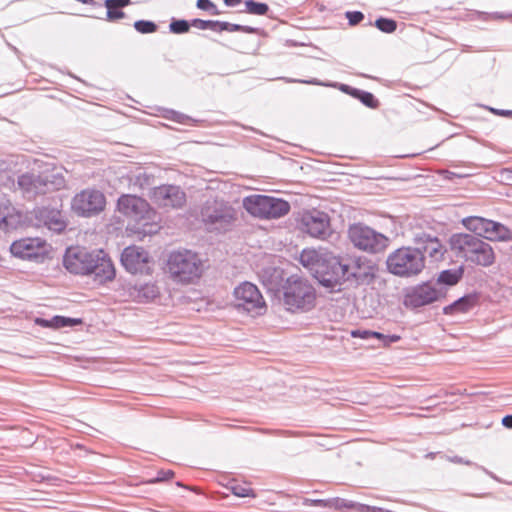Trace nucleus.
Segmentation results:
<instances>
[{
    "mask_svg": "<svg viewBox=\"0 0 512 512\" xmlns=\"http://www.w3.org/2000/svg\"><path fill=\"white\" fill-rule=\"evenodd\" d=\"M135 29L143 34L153 33L157 30L155 23L146 20H139L134 23Z\"/></svg>",
    "mask_w": 512,
    "mask_h": 512,
    "instance_id": "obj_33",
    "label": "nucleus"
},
{
    "mask_svg": "<svg viewBox=\"0 0 512 512\" xmlns=\"http://www.w3.org/2000/svg\"><path fill=\"white\" fill-rule=\"evenodd\" d=\"M9 251L20 260L44 262L50 258L52 247L44 238L22 237L11 243Z\"/></svg>",
    "mask_w": 512,
    "mask_h": 512,
    "instance_id": "obj_9",
    "label": "nucleus"
},
{
    "mask_svg": "<svg viewBox=\"0 0 512 512\" xmlns=\"http://www.w3.org/2000/svg\"><path fill=\"white\" fill-rule=\"evenodd\" d=\"M358 511L359 512H390L389 510H386L384 508L370 506V505H366V504L358 505Z\"/></svg>",
    "mask_w": 512,
    "mask_h": 512,
    "instance_id": "obj_43",
    "label": "nucleus"
},
{
    "mask_svg": "<svg viewBox=\"0 0 512 512\" xmlns=\"http://www.w3.org/2000/svg\"><path fill=\"white\" fill-rule=\"evenodd\" d=\"M462 223L468 230L491 241L511 240L510 230L500 223L478 216L464 218Z\"/></svg>",
    "mask_w": 512,
    "mask_h": 512,
    "instance_id": "obj_12",
    "label": "nucleus"
},
{
    "mask_svg": "<svg viewBox=\"0 0 512 512\" xmlns=\"http://www.w3.org/2000/svg\"><path fill=\"white\" fill-rule=\"evenodd\" d=\"M451 250L473 264L488 267L495 262V253L487 242L470 234H455L450 239Z\"/></svg>",
    "mask_w": 512,
    "mask_h": 512,
    "instance_id": "obj_3",
    "label": "nucleus"
},
{
    "mask_svg": "<svg viewBox=\"0 0 512 512\" xmlns=\"http://www.w3.org/2000/svg\"><path fill=\"white\" fill-rule=\"evenodd\" d=\"M216 28H218L220 31H230V32H244V33H255L256 29L249 27V26H242L238 24H231L228 22H219V24L216 25Z\"/></svg>",
    "mask_w": 512,
    "mask_h": 512,
    "instance_id": "obj_30",
    "label": "nucleus"
},
{
    "mask_svg": "<svg viewBox=\"0 0 512 512\" xmlns=\"http://www.w3.org/2000/svg\"><path fill=\"white\" fill-rule=\"evenodd\" d=\"M63 183V177L50 170L42 172L37 177L26 173L18 178V187L27 193H46L58 189Z\"/></svg>",
    "mask_w": 512,
    "mask_h": 512,
    "instance_id": "obj_13",
    "label": "nucleus"
},
{
    "mask_svg": "<svg viewBox=\"0 0 512 512\" xmlns=\"http://www.w3.org/2000/svg\"><path fill=\"white\" fill-rule=\"evenodd\" d=\"M348 237L355 248L367 253L383 252L389 245L388 237L362 223L351 225Z\"/></svg>",
    "mask_w": 512,
    "mask_h": 512,
    "instance_id": "obj_8",
    "label": "nucleus"
},
{
    "mask_svg": "<svg viewBox=\"0 0 512 512\" xmlns=\"http://www.w3.org/2000/svg\"><path fill=\"white\" fill-rule=\"evenodd\" d=\"M423 252L434 261H440L443 259L446 249L437 238H428L424 242Z\"/></svg>",
    "mask_w": 512,
    "mask_h": 512,
    "instance_id": "obj_26",
    "label": "nucleus"
},
{
    "mask_svg": "<svg viewBox=\"0 0 512 512\" xmlns=\"http://www.w3.org/2000/svg\"><path fill=\"white\" fill-rule=\"evenodd\" d=\"M59 320V328L67 327V326H76L82 324V320L80 318H69L64 316H58Z\"/></svg>",
    "mask_w": 512,
    "mask_h": 512,
    "instance_id": "obj_40",
    "label": "nucleus"
},
{
    "mask_svg": "<svg viewBox=\"0 0 512 512\" xmlns=\"http://www.w3.org/2000/svg\"><path fill=\"white\" fill-rule=\"evenodd\" d=\"M130 0H106L105 6L107 8V18L110 21H116L124 17V12L121 10L130 4Z\"/></svg>",
    "mask_w": 512,
    "mask_h": 512,
    "instance_id": "obj_27",
    "label": "nucleus"
},
{
    "mask_svg": "<svg viewBox=\"0 0 512 512\" xmlns=\"http://www.w3.org/2000/svg\"><path fill=\"white\" fill-rule=\"evenodd\" d=\"M151 199L161 208L177 209L185 205L186 194L179 186L161 185L153 189Z\"/></svg>",
    "mask_w": 512,
    "mask_h": 512,
    "instance_id": "obj_19",
    "label": "nucleus"
},
{
    "mask_svg": "<svg viewBox=\"0 0 512 512\" xmlns=\"http://www.w3.org/2000/svg\"><path fill=\"white\" fill-rule=\"evenodd\" d=\"M330 254L331 252L326 249L306 248L300 253L299 261L312 272L313 276L318 274L325 282H331L323 266L324 261Z\"/></svg>",
    "mask_w": 512,
    "mask_h": 512,
    "instance_id": "obj_20",
    "label": "nucleus"
},
{
    "mask_svg": "<svg viewBox=\"0 0 512 512\" xmlns=\"http://www.w3.org/2000/svg\"><path fill=\"white\" fill-rule=\"evenodd\" d=\"M477 296L466 295L449 306H446L443 311L447 315H453L457 313H466L470 311L477 304Z\"/></svg>",
    "mask_w": 512,
    "mask_h": 512,
    "instance_id": "obj_25",
    "label": "nucleus"
},
{
    "mask_svg": "<svg viewBox=\"0 0 512 512\" xmlns=\"http://www.w3.org/2000/svg\"><path fill=\"white\" fill-rule=\"evenodd\" d=\"M310 503L313 505L327 506V502L325 500H310Z\"/></svg>",
    "mask_w": 512,
    "mask_h": 512,
    "instance_id": "obj_48",
    "label": "nucleus"
},
{
    "mask_svg": "<svg viewBox=\"0 0 512 512\" xmlns=\"http://www.w3.org/2000/svg\"><path fill=\"white\" fill-rule=\"evenodd\" d=\"M106 207V197L97 189H84L77 193L71 202V209L79 216L91 217L101 213Z\"/></svg>",
    "mask_w": 512,
    "mask_h": 512,
    "instance_id": "obj_11",
    "label": "nucleus"
},
{
    "mask_svg": "<svg viewBox=\"0 0 512 512\" xmlns=\"http://www.w3.org/2000/svg\"><path fill=\"white\" fill-rule=\"evenodd\" d=\"M128 294L136 302H149L156 299L160 292L156 284L146 283L144 285H129Z\"/></svg>",
    "mask_w": 512,
    "mask_h": 512,
    "instance_id": "obj_24",
    "label": "nucleus"
},
{
    "mask_svg": "<svg viewBox=\"0 0 512 512\" xmlns=\"http://www.w3.org/2000/svg\"><path fill=\"white\" fill-rule=\"evenodd\" d=\"M239 307L248 312L261 315L266 311L265 300L256 285L250 282L239 284L233 292Z\"/></svg>",
    "mask_w": 512,
    "mask_h": 512,
    "instance_id": "obj_15",
    "label": "nucleus"
},
{
    "mask_svg": "<svg viewBox=\"0 0 512 512\" xmlns=\"http://www.w3.org/2000/svg\"><path fill=\"white\" fill-rule=\"evenodd\" d=\"M246 9L244 12L253 14V15H265L267 14L269 7L265 3L255 2L253 0L245 1Z\"/></svg>",
    "mask_w": 512,
    "mask_h": 512,
    "instance_id": "obj_29",
    "label": "nucleus"
},
{
    "mask_svg": "<svg viewBox=\"0 0 512 512\" xmlns=\"http://www.w3.org/2000/svg\"><path fill=\"white\" fill-rule=\"evenodd\" d=\"M443 297V293L428 283L414 287L404 298V304L409 307L428 305Z\"/></svg>",
    "mask_w": 512,
    "mask_h": 512,
    "instance_id": "obj_21",
    "label": "nucleus"
},
{
    "mask_svg": "<svg viewBox=\"0 0 512 512\" xmlns=\"http://www.w3.org/2000/svg\"><path fill=\"white\" fill-rule=\"evenodd\" d=\"M243 207L252 216L272 220L287 215L290 211L289 202L267 195H251L243 200Z\"/></svg>",
    "mask_w": 512,
    "mask_h": 512,
    "instance_id": "obj_7",
    "label": "nucleus"
},
{
    "mask_svg": "<svg viewBox=\"0 0 512 512\" xmlns=\"http://www.w3.org/2000/svg\"><path fill=\"white\" fill-rule=\"evenodd\" d=\"M502 115H512L511 111L503 112Z\"/></svg>",
    "mask_w": 512,
    "mask_h": 512,
    "instance_id": "obj_49",
    "label": "nucleus"
},
{
    "mask_svg": "<svg viewBox=\"0 0 512 512\" xmlns=\"http://www.w3.org/2000/svg\"><path fill=\"white\" fill-rule=\"evenodd\" d=\"M166 267L169 277L182 285L197 283L205 271V264L200 256L186 249L171 252Z\"/></svg>",
    "mask_w": 512,
    "mask_h": 512,
    "instance_id": "obj_2",
    "label": "nucleus"
},
{
    "mask_svg": "<svg viewBox=\"0 0 512 512\" xmlns=\"http://www.w3.org/2000/svg\"><path fill=\"white\" fill-rule=\"evenodd\" d=\"M463 276V268L444 270L438 276V282L447 285L457 284Z\"/></svg>",
    "mask_w": 512,
    "mask_h": 512,
    "instance_id": "obj_28",
    "label": "nucleus"
},
{
    "mask_svg": "<svg viewBox=\"0 0 512 512\" xmlns=\"http://www.w3.org/2000/svg\"><path fill=\"white\" fill-rule=\"evenodd\" d=\"M282 299L288 311L307 312L316 305V291L306 279L291 276L283 285Z\"/></svg>",
    "mask_w": 512,
    "mask_h": 512,
    "instance_id": "obj_4",
    "label": "nucleus"
},
{
    "mask_svg": "<svg viewBox=\"0 0 512 512\" xmlns=\"http://www.w3.org/2000/svg\"><path fill=\"white\" fill-rule=\"evenodd\" d=\"M375 26L385 33H393L397 28L396 22L392 19L387 18L377 19L375 22Z\"/></svg>",
    "mask_w": 512,
    "mask_h": 512,
    "instance_id": "obj_32",
    "label": "nucleus"
},
{
    "mask_svg": "<svg viewBox=\"0 0 512 512\" xmlns=\"http://www.w3.org/2000/svg\"><path fill=\"white\" fill-rule=\"evenodd\" d=\"M116 210L128 220L127 231L133 235L143 238L160 229L158 213L142 197L123 194L116 202Z\"/></svg>",
    "mask_w": 512,
    "mask_h": 512,
    "instance_id": "obj_1",
    "label": "nucleus"
},
{
    "mask_svg": "<svg viewBox=\"0 0 512 512\" xmlns=\"http://www.w3.org/2000/svg\"><path fill=\"white\" fill-rule=\"evenodd\" d=\"M358 503H354L352 501H345L343 499H336L334 506L338 509H349V510H357L358 511Z\"/></svg>",
    "mask_w": 512,
    "mask_h": 512,
    "instance_id": "obj_41",
    "label": "nucleus"
},
{
    "mask_svg": "<svg viewBox=\"0 0 512 512\" xmlns=\"http://www.w3.org/2000/svg\"><path fill=\"white\" fill-rule=\"evenodd\" d=\"M95 256V252H89L84 247L72 246L64 254L63 265L72 274L88 275Z\"/></svg>",
    "mask_w": 512,
    "mask_h": 512,
    "instance_id": "obj_17",
    "label": "nucleus"
},
{
    "mask_svg": "<svg viewBox=\"0 0 512 512\" xmlns=\"http://www.w3.org/2000/svg\"><path fill=\"white\" fill-rule=\"evenodd\" d=\"M174 476V472L171 470L168 471H160L158 473V477L155 480H151V483L158 482V481H165L168 479H171Z\"/></svg>",
    "mask_w": 512,
    "mask_h": 512,
    "instance_id": "obj_44",
    "label": "nucleus"
},
{
    "mask_svg": "<svg viewBox=\"0 0 512 512\" xmlns=\"http://www.w3.org/2000/svg\"><path fill=\"white\" fill-rule=\"evenodd\" d=\"M121 264L130 274L151 275L154 271L155 261L146 248L130 245L121 253Z\"/></svg>",
    "mask_w": 512,
    "mask_h": 512,
    "instance_id": "obj_10",
    "label": "nucleus"
},
{
    "mask_svg": "<svg viewBox=\"0 0 512 512\" xmlns=\"http://www.w3.org/2000/svg\"><path fill=\"white\" fill-rule=\"evenodd\" d=\"M200 215L202 222L210 230H227L237 220V211L218 197L207 199Z\"/></svg>",
    "mask_w": 512,
    "mask_h": 512,
    "instance_id": "obj_6",
    "label": "nucleus"
},
{
    "mask_svg": "<svg viewBox=\"0 0 512 512\" xmlns=\"http://www.w3.org/2000/svg\"><path fill=\"white\" fill-rule=\"evenodd\" d=\"M323 264L324 271L328 274L327 277L331 282H325L318 274H315L314 277L322 286L329 288L331 291H339L342 284L349 279V266L342 263L340 258L333 253L328 255Z\"/></svg>",
    "mask_w": 512,
    "mask_h": 512,
    "instance_id": "obj_18",
    "label": "nucleus"
},
{
    "mask_svg": "<svg viewBox=\"0 0 512 512\" xmlns=\"http://www.w3.org/2000/svg\"><path fill=\"white\" fill-rule=\"evenodd\" d=\"M197 7L201 10L209 11L212 15H219L220 11L210 0H197Z\"/></svg>",
    "mask_w": 512,
    "mask_h": 512,
    "instance_id": "obj_37",
    "label": "nucleus"
},
{
    "mask_svg": "<svg viewBox=\"0 0 512 512\" xmlns=\"http://www.w3.org/2000/svg\"><path fill=\"white\" fill-rule=\"evenodd\" d=\"M346 17L351 25H356L363 20L364 15L360 11H351L346 13Z\"/></svg>",
    "mask_w": 512,
    "mask_h": 512,
    "instance_id": "obj_42",
    "label": "nucleus"
},
{
    "mask_svg": "<svg viewBox=\"0 0 512 512\" xmlns=\"http://www.w3.org/2000/svg\"><path fill=\"white\" fill-rule=\"evenodd\" d=\"M232 493L237 496V497H251V498H255L256 497V493L255 491L248 487V486H243V485H235L232 487Z\"/></svg>",
    "mask_w": 512,
    "mask_h": 512,
    "instance_id": "obj_34",
    "label": "nucleus"
},
{
    "mask_svg": "<svg viewBox=\"0 0 512 512\" xmlns=\"http://www.w3.org/2000/svg\"><path fill=\"white\" fill-rule=\"evenodd\" d=\"M89 274H93L95 280L101 284L114 280L116 276L115 266L103 250L96 252Z\"/></svg>",
    "mask_w": 512,
    "mask_h": 512,
    "instance_id": "obj_22",
    "label": "nucleus"
},
{
    "mask_svg": "<svg viewBox=\"0 0 512 512\" xmlns=\"http://www.w3.org/2000/svg\"><path fill=\"white\" fill-rule=\"evenodd\" d=\"M170 31L175 34H182L189 31V23L186 20H174L170 23Z\"/></svg>",
    "mask_w": 512,
    "mask_h": 512,
    "instance_id": "obj_36",
    "label": "nucleus"
},
{
    "mask_svg": "<svg viewBox=\"0 0 512 512\" xmlns=\"http://www.w3.org/2000/svg\"><path fill=\"white\" fill-rule=\"evenodd\" d=\"M390 273L400 277H413L425 268L422 251L413 247H401L389 254L386 260Z\"/></svg>",
    "mask_w": 512,
    "mask_h": 512,
    "instance_id": "obj_5",
    "label": "nucleus"
},
{
    "mask_svg": "<svg viewBox=\"0 0 512 512\" xmlns=\"http://www.w3.org/2000/svg\"><path fill=\"white\" fill-rule=\"evenodd\" d=\"M296 221L299 230L311 237L324 238L329 232V216L316 209L301 212Z\"/></svg>",
    "mask_w": 512,
    "mask_h": 512,
    "instance_id": "obj_14",
    "label": "nucleus"
},
{
    "mask_svg": "<svg viewBox=\"0 0 512 512\" xmlns=\"http://www.w3.org/2000/svg\"><path fill=\"white\" fill-rule=\"evenodd\" d=\"M219 24V21H210V20H201L195 19L192 21V25L199 29H216V25Z\"/></svg>",
    "mask_w": 512,
    "mask_h": 512,
    "instance_id": "obj_39",
    "label": "nucleus"
},
{
    "mask_svg": "<svg viewBox=\"0 0 512 512\" xmlns=\"http://www.w3.org/2000/svg\"><path fill=\"white\" fill-rule=\"evenodd\" d=\"M31 226L27 213L19 210L9 200L0 202V230L11 233Z\"/></svg>",
    "mask_w": 512,
    "mask_h": 512,
    "instance_id": "obj_16",
    "label": "nucleus"
},
{
    "mask_svg": "<svg viewBox=\"0 0 512 512\" xmlns=\"http://www.w3.org/2000/svg\"><path fill=\"white\" fill-rule=\"evenodd\" d=\"M242 2V0H224V3L227 5V6H231V7H234V6H237L238 4H240Z\"/></svg>",
    "mask_w": 512,
    "mask_h": 512,
    "instance_id": "obj_47",
    "label": "nucleus"
},
{
    "mask_svg": "<svg viewBox=\"0 0 512 512\" xmlns=\"http://www.w3.org/2000/svg\"><path fill=\"white\" fill-rule=\"evenodd\" d=\"M351 336L354 338H362V339H368V338H377V339H383L385 336L379 332L375 331H369V330H352Z\"/></svg>",
    "mask_w": 512,
    "mask_h": 512,
    "instance_id": "obj_35",
    "label": "nucleus"
},
{
    "mask_svg": "<svg viewBox=\"0 0 512 512\" xmlns=\"http://www.w3.org/2000/svg\"><path fill=\"white\" fill-rule=\"evenodd\" d=\"M360 101L370 108H377L379 105L378 100L374 97V95L370 92L366 91H356L354 94Z\"/></svg>",
    "mask_w": 512,
    "mask_h": 512,
    "instance_id": "obj_31",
    "label": "nucleus"
},
{
    "mask_svg": "<svg viewBox=\"0 0 512 512\" xmlns=\"http://www.w3.org/2000/svg\"><path fill=\"white\" fill-rule=\"evenodd\" d=\"M35 217L39 220V224L47 227L54 232H62L66 228V221L62 212L58 209L38 208L34 210Z\"/></svg>",
    "mask_w": 512,
    "mask_h": 512,
    "instance_id": "obj_23",
    "label": "nucleus"
},
{
    "mask_svg": "<svg viewBox=\"0 0 512 512\" xmlns=\"http://www.w3.org/2000/svg\"><path fill=\"white\" fill-rule=\"evenodd\" d=\"M502 424L507 428H512V415H507L502 419Z\"/></svg>",
    "mask_w": 512,
    "mask_h": 512,
    "instance_id": "obj_46",
    "label": "nucleus"
},
{
    "mask_svg": "<svg viewBox=\"0 0 512 512\" xmlns=\"http://www.w3.org/2000/svg\"><path fill=\"white\" fill-rule=\"evenodd\" d=\"M174 114H175V116L173 117V120H175L179 123L187 124L190 121V118L187 116L177 114V113H174Z\"/></svg>",
    "mask_w": 512,
    "mask_h": 512,
    "instance_id": "obj_45",
    "label": "nucleus"
},
{
    "mask_svg": "<svg viewBox=\"0 0 512 512\" xmlns=\"http://www.w3.org/2000/svg\"><path fill=\"white\" fill-rule=\"evenodd\" d=\"M35 323L41 327L59 329L58 315L54 316L50 320L43 319V318H36Z\"/></svg>",
    "mask_w": 512,
    "mask_h": 512,
    "instance_id": "obj_38",
    "label": "nucleus"
}]
</instances>
